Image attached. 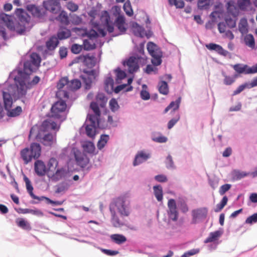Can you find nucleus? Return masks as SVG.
Listing matches in <instances>:
<instances>
[{
	"label": "nucleus",
	"instance_id": "nucleus-1",
	"mask_svg": "<svg viewBox=\"0 0 257 257\" xmlns=\"http://www.w3.org/2000/svg\"><path fill=\"white\" fill-rule=\"evenodd\" d=\"M15 17L0 13V22L5 24L12 31H15L19 35H24L30 31L33 26L31 16L23 9L17 8L15 11Z\"/></svg>",
	"mask_w": 257,
	"mask_h": 257
},
{
	"label": "nucleus",
	"instance_id": "nucleus-2",
	"mask_svg": "<svg viewBox=\"0 0 257 257\" xmlns=\"http://www.w3.org/2000/svg\"><path fill=\"white\" fill-rule=\"evenodd\" d=\"M111 223L114 227H120L124 223L120 219L128 217L131 213L130 201L126 194L114 198L109 204Z\"/></svg>",
	"mask_w": 257,
	"mask_h": 257
},
{
	"label": "nucleus",
	"instance_id": "nucleus-3",
	"mask_svg": "<svg viewBox=\"0 0 257 257\" xmlns=\"http://www.w3.org/2000/svg\"><path fill=\"white\" fill-rule=\"evenodd\" d=\"M30 75L22 71H13L9 75V81L13 80L15 85L12 88L13 89V94L17 98H25L28 90L31 89L37 84L40 78L35 76L32 80L30 81Z\"/></svg>",
	"mask_w": 257,
	"mask_h": 257
},
{
	"label": "nucleus",
	"instance_id": "nucleus-4",
	"mask_svg": "<svg viewBox=\"0 0 257 257\" xmlns=\"http://www.w3.org/2000/svg\"><path fill=\"white\" fill-rule=\"evenodd\" d=\"M100 21L101 25L106 29L107 32L109 33H111L114 31V25L125 24V18L123 16L119 15L113 22L111 20L108 12L104 11L102 13Z\"/></svg>",
	"mask_w": 257,
	"mask_h": 257
},
{
	"label": "nucleus",
	"instance_id": "nucleus-5",
	"mask_svg": "<svg viewBox=\"0 0 257 257\" xmlns=\"http://www.w3.org/2000/svg\"><path fill=\"white\" fill-rule=\"evenodd\" d=\"M67 105L65 101L60 100L54 103L51 108V116L63 121L66 118L65 110Z\"/></svg>",
	"mask_w": 257,
	"mask_h": 257
},
{
	"label": "nucleus",
	"instance_id": "nucleus-6",
	"mask_svg": "<svg viewBox=\"0 0 257 257\" xmlns=\"http://www.w3.org/2000/svg\"><path fill=\"white\" fill-rule=\"evenodd\" d=\"M147 60L144 57H139L138 55L131 56L127 60L124 61L122 64L124 66L128 67L130 73H133L138 71L139 68V64L144 65L146 63Z\"/></svg>",
	"mask_w": 257,
	"mask_h": 257
},
{
	"label": "nucleus",
	"instance_id": "nucleus-7",
	"mask_svg": "<svg viewBox=\"0 0 257 257\" xmlns=\"http://www.w3.org/2000/svg\"><path fill=\"white\" fill-rule=\"evenodd\" d=\"M15 85V83L14 82L13 84H10L8 85V88L6 90L3 91V97L4 100V107L6 110H8L11 108L13 104V97L15 100H18L22 99V101L25 103V100L24 99V98H17L13 94V87Z\"/></svg>",
	"mask_w": 257,
	"mask_h": 257
},
{
	"label": "nucleus",
	"instance_id": "nucleus-8",
	"mask_svg": "<svg viewBox=\"0 0 257 257\" xmlns=\"http://www.w3.org/2000/svg\"><path fill=\"white\" fill-rule=\"evenodd\" d=\"M27 10L31 13L33 17L37 18L40 22H44L46 20L47 12L43 8L37 6L34 4L27 5Z\"/></svg>",
	"mask_w": 257,
	"mask_h": 257
},
{
	"label": "nucleus",
	"instance_id": "nucleus-9",
	"mask_svg": "<svg viewBox=\"0 0 257 257\" xmlns=\"http://www.w3.org/2000/svg\"><path fill=\"white\" fill-rule=\"evenodd\" d=\"M43 7L45 10L52 14L56 15L60 12L61 6L60 0H46L43 2Z\"/></svg>",
	"mask_w": 257,
	"mask_h": 257
},
{
	"label": "nucleus",
	"instance_id": "nucleus-10",
	"mask_svg": "<svg viewBox=\"0 0 257 257\" xmlns=\"http://www.w3.org/2000/svg\"><path fill=\"white\" fill-rule=\"evenodd\" d=\"M208 209L206 207H202L194 209L192 211V220L191 224H197L202 222L207 217Z\"/></svg>",
	"mask_w": 257,
	"mask_h": 257
},
{
	"label": "nucleus",
	"instance_id": "nucleus-11",
	"mask_svg": "<svg viewBox=\"0 0 257 257\" xmlns=\"http://www.w3.org/2000/svg\"><path fill=\"white\" fill-rule=\"evenodd\" d=\"M168 215L169 219L176 221L178 218L179 213L177 209L176 202L175 199H170L168 202Z\"/></svg>",
	"mask_w": 257,
	"mask_h": 257
},
{
	"label": "nucleus",
	"instance_id": "nucleus-12",
	"mask_svg": "<svg viewBox=\"0 0 257 257\" xmlns=\"http://www.w3.org/2000/svg\"><path fill=\"white\" fill-rule=\"evenodd\" d=\"M95 118L92 116H90V118H87V124L85 126V133L86 135L91 138H93L96 135V129L97 126L96 125Z\"/></svg>",
	"mask_w": 257,
	"mask_h": 257
},
{
	"label": "nucleus",
	"instance_id": "nucleus-13",
	"mask_svg": "<svg viewBox=\"0 0 257 257\" xmlns=\"http://www.w3.org/2000/svg\"><path fill=\"white\" fill-rule=\"evenodd\" d=\"M151 153L144 150L138 151L136 154L133 165L137 166L147 161L151 158Z\"/></svg>",
	"mask_w": 257,
	"mask_h": 257
},
{
	"label": "nucleus",
	"instance_id": "nucleus-14",
	"mask_svg": "<svg viewBox=\"0 0 257 257\" xmlns=\"http://www.w3.org/2000/svg\"><path fill=\"white\" fill-rule=\"evenodd\" d=\"M34 170L36 174L40 177L44 176L48 172V170L45 163L41 160H37L35 162Z\"/></svg>",
	"mask_w": 257,
	"mask_h": 257
},
{
	"label": "nucleus",
	"instance_id": "nucleus-15",
	"mask_svg": "<svg viewBox=\"0 0 257 257\" xmlns=\"http://www.w3.org/2000/svg\"><path fill=\"white\" fill-rule=\"evenodd\" d=\"M77 164L81 168H85L89 162V159L86 155L78 152L74 154Z\"/></svg>",
	"mask_w": 257,
	"mask_h": 257
},
{
	"label": "nucleus",
	"instance_id": "nucleus-16",
	"mask_svg": "<svg viewBox=\"0 0 257 257\" xmlns=\"http://www.w3.org/2000/svg\"><path fill=\"white\" fill-rule=\"evenodd\" d=\"M57 14L58 15L56 17L50 16L49 20L53 22L56 21L63 24L67 25L69 24V18L67 13L65 11L61 10L60 12Z\"/></svg>",
	"mask_w": 257,
	"mask_h": 257
},
{
	"label": "nucleus",
	"instance_id": "nucleus-17",
	"mask_svg": "<svg viewBox=\"0 0 257 257\" xmlns=\"http://www.w3.org/2000/svg\"><path fill=\"white\" fill-rule=\"evenodd\" d=\"M206 47L210 50L215 51L219 55L223 56H227L229 54V53L224 50L222 46L216 44L209 43L206 45Z\"/></svg>",
	"mask_w": 257,
	"mask_h": 257
},
{
	"label": "nucleus",
	"instance_id": "nucleus-18",
	"mask_svg": "<svg viewBox=\"0 0 257 257\" xmlns=\"http://www.w3.org/2000/svg\"><path fill=\"white\" fill-rule=\"evenodd\" d=\"M93 57L89 56L88 55H80L75 58L72 61V63H78L79 62H83L85 65L87 66H93L92 64H89V62H91L93 60Z\"/></svg>",
	"mask_w": 257,
	"mask_h": 257
},
{
	"label": "nucleus",
	"instance_id": "nucleus-19",
	"mask_svg": "<svg viewBox=\"0 0 257 257\" xmlns=\"http://www.w3.org/2000/svg\"><path fill=\"white\" fill-rule=\"evenodd\" d=\"M30 153L32 159H38L41 154V146L38 143H32L30 146Z\"/></svg>",
	"mask_w": 257,
	"mask_h": 257
},
{
	"label": "nucleus",
	"instance_id": "nucleus-20",
	"mask_svg": "<svg viewBox=\"0 0 257 257\" xmlns=\"http://www.w3.org/2000/svg\"><path fill=\"white\" fill-rule=\"evenodd\" d=\"M42 143L46 146L51 147L56 140V134L47 133L42 138Z\"/></svg>",
	"mask_w": 257,
	"mask_h": 257
},
{
	"label": "nucleus",
	"instance_id": "nucleus-21",
	"mask_svg": "<svg viewBox=\"0 0 257 257\" xmlns=\"http://www.w3.org/2000/svg\"><path fill=\"white\" fill-rule=\"evenodd\" d=\"M59 43V41L57 37L53 35L46 42V45L48 50L53 51L58 46Z\"/></svg>",
	"mask_w": 257,
	"mask_h": 257
},
{
	"label": "nucleus",
	"instance_id": "nucleus-22",
	"mask_svg": "<svg viewBox=\"0 0 257 257\" xmlns=\"http://www.w3.org/2000/svg\"><path fill=\"white\" fill-rule=\"evenodd\" d=\"M132 29L134 35L140 38H143L146 35L145 29L137 23H133Z\"/></svg>",
	"mask_w": 257,
	"mask_h": 257
},
{
	"label": "nucleus",
	"instance_id": "nucleus-23",
	"mask_svg": "<svg viewBox=\"0 0 257 257\" xmlns=\"http://www.w3.org/2000/svg\"><path fill=\"white\" fill-rule=\"evenodd\" d=\"M90 107L93 110L94 114H88L87 118H90V116H92L95 118L96 120H97V117H100L101 113L98 103L94 101L91 102Z\"/></svg>",
	"mask_w": 257,
	"mask_h": 257
},
{
	"label": "nucleus",
	"instance_id": "nucleus-24",
	"mask_svg": "<svg viewBox=\"0 0 257 257\" xmlns=\"http://www.w3.org/2000/svg\"><path fill=\"white\" fill-rule=\"evenodd\" d=\"M67 173L68 171L65 168L63 167L59 168L56 170L55 173L53 174L52 178L54 180L58 181L62 178H65Z\"/></svg>",
	"mask_w": 257,
	"mask_h": 257
},
{
	"label": "nucleus",
	"instance_id": "nucleus-25",
	"mask_svg": "<svg viewBox=\"0 0 257 257\" xmlns=\"http://www.w3.org/2000/svg\"><path fill=\"white\" fill-rule=\"evenodd\" d=\"M71 35V32L69 29L66 28H62L59 30L56 37L58 40H62L69 38Z\"/></svg>",
	"mask_w": 257,
	"mask_h": 257
},
{
	"label": "nucleus",
	"instance_id": "nucleus-26",
	"mask_svg": "<svg viewBox=\"0 0 257 257\" xmlns=\"http://www.w3.org/2000/svg\"><path fill=\"white\" fill-rule=\"evenodd\" d=\"M56 127L57 123L51 119L44 120L41 125V129H43L44 131L49 130H55Z\"/></svg>",
	"mask_w": 257,
	"mask_h": 257
},
{
	"label": "nucleus",
	"instance_id": "nucleus-27",
	"mask_svg": "<svg viewBox=\"0 0 257 257\" xmlns=\"http://www.w3.org/2000/svg\"><path fill=\"white\" fill-rule=\"evenodd\" d=\"M226 9L228 14L233 16L234 17L238 15V9L234 5V3L233 1H230L227 3Z\"/></svg>",
	"mask_w": 257,
	"mask_h": 257
},
{
	"label": "nucleus",
	"instance_id": "nucleus-28",
	"mask_svg": "<svg viewBox=\"0 0 257 257\" xmlns=\"http://www.w3.org/2000/svg\"><path fill=\"white\" fill-rule=\"evenodd\" d=\"M222 232L219 230H216L211 232L209 233V236L204 240L205 243L214 242L218 239V238L222 235Z\"/></svg>",
	"mask_w": 257,
	"mask_h": 257
},
{
	"label": "nucleus",
	"instance_id": "nucleus-29",
	"mask_svg": "<svg viewBox=\"0 0 257 257\" xmlns=\"http://www.w3.org/2000/svg\"><path fill=\"white\" fill-rule=\"evenodd\" d=\"M82 147L85 152L92 155L96 154V153L95 152V147L92 142H86L82 145Z\"/></svg>",
	"mask_w": 257,
	"mask_h": 257
},
{
	"label": "nucleus",
	"instance_id": "nucleus-30",
	"mask_svg": "<svg viewBox=\"0 0 257 257\" xmlns=\"http://www.w3.org/2000/svg\"><path fill=\"white\" fill-rule=\"evenodd\" d=\"M151 139L153 142L159 143H164L168 141L166 137L162 136L160 133L156 132L152 133Z\"/></svg>",
	"mask_w": 257,
	"mask_h": 257
},
{
	"label": "nucleus",
	"instance_id": "nucleus-31",
	"mask_svg": "<svg viewBox=\"0 0 257 257\" xmlns=\"http://www.w3.org/2000/svg\"><path fill=\"white\" fill-rule=\"evenodd\" d=\"M111 241L117 244H121L126 241L125 236L121 234H113L110 236Z\"/></svg>",
	"mask_w": 257,
	"mask_h": 257
},
{
	"label": "nucleus",
	"instance_id": "nucleus-32",
	"mask_svg": "<svg viewBox=\"0 0 257 257\" xmlns=\"http://www.w3.org/2000/svg\"><path fill=\"white\" fill-rule=\"evenodd\" d=\"M243 41L246 46L252 49L255 48V40L252 34H246L244 37Z\"/></svg>",
	"mask_w": 257,
	"mask_h": 257
},
{
	"label": "nucleus",
	"instance_id": "nucleus-33",
	"mask_svg": "<svg viewBox=\"0 0 257 257\" xmlns=\"http://www.w3.org/2000/svg\"><path fill=\"white\" fill-rule=\"evenodd\" d=\"M24 180L26 183V188L29 195L32 198H38L37 196L35 195L33 192V187L29 179L25 175L24 176Z\"/></svg>",
	"mask_w": 257,
	"mask_h": 257
},
{
	"label": "nucleus",
	"instance_id": "nucleus-34",
	"mask_svg": "<svg viewBox=\"0 0 257 257\" xmlns=\"http://www.w3.org/2000/svg\"><path fill=\"white\" fill-rule=\"evenodd\" d=\"M32 65V63L29 60L26 61L24 63V68L23 70L16 69L14 70L13 71H22L23 73H27L29 74V75H31L33 72Z\"/></svg>",
	"mask_w": 257,
	"mask_h": 257
},
{
	"label": "nucleus",
	"instance_id": "nucleus-35",
	"mask_svg": "<svg viewBox=\"0 0 257 257\" xmlns=\"http://www.w3.org/2000/svg\"><path fill=\"white\" fill-rule=\"evenodd\" d=\"M21 156L26 164H28L32 160L30 153V150L28 148H26L21 151Z\"/></svg>",
	"mask_w": 257,
	"mask_h": 257
},
{
	"label": "nucleus",
	"instance_id": "nucleus-36",
	"mask_svg": "<svg viewBox=\"0 0 257 257\" xmlns=\"http://www.w3.org/2000/svg\"><path fill=\"white\" fill-rule=\"evenodd\" d=\"M114 72L116 74L115 81L117 83H120V81L127 76L125 72L121 70L119 67L115 69Z\"/></svg>",
	"mask_w": 257,
	"mask_h": 257
},
{
	"label": "nucleus",
	"instance_id": "nucleus-37",
	"mask_svg": "<svg viewBox=\"0 0 257 257\" xmlns=\"http://www.w3.org/2000/svg\"><path fill=\"white\" fill-rule=\"evenodd\" d=\"M154 195L158 201L163 200V189L161 185H156L153 187Z\"/></svg>",
	"mask_w": 257,
	"mask_h": 257
},
{
	"label": "nucleus",
	"instance_id": "nucleus-38",
	"mask_svg": "<svg viewBox=\"0 0 257 257\" xmlns=\"http://www.w3.org/2000/svg\"><path fill=\"white\" fill-rule=\"evenodd\" d=\"M159 91L160 93L167 95L169 93V87L166 81H161L158 83Z\"/></svg>",
	"mask_w": 257,
	"mask_h": 257
},
{
	"label": "nucleus",
	"instance_id": "nucleus-39",
	"mask_svg": "<svg viewBox=\"0 0 257 257\" xmlns=\"http://www.w3.org/2000/svg\"><path fill=\"white\" fill-rule=\"evenodd\" d=\"M7 110V115L11 117H16L20 115L22 112V107L20 106H17L14 109H9Z\"/></svg>",
	"mask_w": 257,
	"mask_h": 257
},
{
	"label": "nucleus",
	"instance_id": "nucleus-40",
	"mask_svg": "<svg viewBox=\"0 0 257 257\" xmlns=\"http://www.w3.org/2000/svg\"><path fill=\"white\" fill-rule=\"evenodd\" d=\"M109 136L108 135H101L99 140L97 146L99 150H101L102 149L109 140Z\"/></svg>",
	"mask_w": 257,
	"mask_h": 257
},
{
	"label": "nucleus",
	"instance_id": "nucleus-41",
	"mask_svg": "<svg viewBox=\"0 0 257 257\" xmlns=\"http://www.w3.org/2000/svg\"><path fill=\"white\" fill-rule=\"evenodd\" d=\"M213 0H198V8L199 9L207 10L212 4Z\"/></svg>",
	"mask_w": 257,
	"mask_h": 257
},
{
	"label": "nucleus",
	"instance_id": "nucleus-42",
	"mask_svg": "<svg viewBox=\"0 0 257 257\" xmlns=\"http://www.w3.org/2000/svg\"><path fill=\"white\" fill-rule=\"evenodd\" d=\"M16 223L18 226L23 229L29 230L31 229L30 223L23 218H19L17 219Z\"/></svg>",
	"mask_w": 257,
	"mask_h": 257
},
{
	"label": "nucleus",
	"instance_id": "nucleus-43",
	"mask_svg": "<svg viewBox=\"0 0 257 257\" xmlns=\"http://www.w3.org/2000/svg\"><path fill=\"white\" fill-rule=\"evenodd\" d=\"M147 50L151 55L160 53L158 46L152 42L148 43Z\"/></svg>",
	"mask_w": 257,
	"mask_h": 257
},
{
	"label": "nucleus",
	"instance_id": "nucleus-44",
	"mask_svg": "<svg viewBox=\"0 0 257 257\" xmlns=\"http://www.w3.org/2000/svg\"><path fill=\"white\" fill-rule=\"evenodd\" d=\"M238 30L242 34L248 32L247 23L245 19H242L240 20L238 24Z\"/></svg>",
	"mask_w": 257,
	"mask_h": 257
},
{
	"label": "nucleus",
	"instance_id": "nucleus-45",
	"mask_svg": "<svg viewBox=\"0 0 257 257\" xmlns=\"http://www.w3.org/2000/svg\"><path fill=\"white\" fill-rule=\"evenodd\" d=\"M247 65L243 64H236L233 66L234 70L238 74H245Z\"/></svg>",
	"mask_w": 257,
	"mask_h": 257
},
{
	"label": "nucleus",
	"instance_id": "nucleus-46",
	"mask_svg": "<svg viewBox=\"0 0 257 257\" xmlns=\"http://www.w3.org/2000/svg\"><path fill=\"white\" fill-rule=\"evenodd\" d=\"M165 164L166 167L168 169L174 170L176 169V166L174 164L173 158L170 155H168L166 157L165 161Z\"/></svg>",
	"mask_w": 257,
	"mask_h": 257
},
{
	"label": "nucleus",
	"instance_id": "nucleus-47",
	"mask_svg": "<svg viewBox=\"0 0 257 257\" xmlns=\"http://www.w3.org/2000/svg\"><path fill=\"white\" fill-rule=\"evenodd\" d=\"M29 61L32 63L33 65L38 66L41 62V58L37 53H32L30 55Z\"/></svg>",
	"mask_w": 257,
	"mask_h": 257
},
{
	"label": "nucleus",
	"instance_id": "nucleus-48",
	"mask_svg": "<svg viewBox=\"0 0 257 257\" xmlns=\"http://www.w3.org/2000/svg\"><path fill=\"white\" fill-rule=\"evenodd\" d=\"M58 166V162L57 160L54 158H51L49 159L48 164H47V170L48 172L53 171V169L55 170V169Z\"/></svg>",
	"mask_w": 257,
	"mask_h": 257
},
{
	"label": "nucleus",
	"instance_id": "nucleus-49",
	"mask_svg": "<svg viewBox=\"0 0 257 257\" xmlns=\"http://www.w3.org/2000/svg\"><path fill=\"white\" fill-rule=\"evenodd\" d=\"M81 83L78 79H73L70 82H69V88L72 90H76L80 88Z\"/></svg>",
	"mask_w": 257,
	"mask_h": 257
},
{
	"label": "nucleus",
	"instance_id": "nucleus-50",
	"mask_svg": "<svg viewBox=\"0 0 257 257\" xmlns=\"http://www.w3.org/2000/svg\"><path fill=\"white\" fill-rule=\"evenodd\" d=\"M80 77L85 84V88L89 89L91 88L92 80H94L93 78L85 76V75H81Z\"/></svg>",
	"mask_w": 257,
	"mask_h": 257
},
{
	"label": "nucleus",
	"instance_id": "nucleus-51",
	"mask_svg": "<svg viewBox=\"0 0 257 257\" xmlns=\"http://www.w3.org/2000/svg\"><path fill=\"white\" fill-rule=\"evenodd\" d=\"M228 201V198L226 196H224L220 202L217 204L216 206V208L214 209V211L215 212H220L224 207L226 205Z\"/></svg>",
	"mask_w": 257,
	"mask_h": 257
},
{
	"label": "nucleus",
	"instance_id": "nucleus-52",
	"mask_svg": "<svg viewBox=\"0 0 257 257\" xmlns=\"http://www.w3.org/2000/svg\"><path fill=\"white\" fill-rule=\"evenodd\" d=\"M151 56L153 57V59H152V63L153 65L157 66L161 64L162 61L161 59L162 55L160 53L155 54Z\"/></svg>",
	"mask_w": 257,
	"mask_h": 257
},
{
	"label": "nucleus",
	"instance_id": "nucleus-53",
	"mask_svg": "<svg viewBox=\"0 0 257 257\" xmlns=\"http://www.w3.org/2000/svg\"><path fill=\"white\" fill-rule=\"evenodd\" d=\"M96 98L97 102L99 103V105L102 107H104L107 101L105 95L102 93H99L97 95Z\"/></svg>",
	"mask_w": 257,
	"mask_h": 257
},
{
	"label": "nucleus",
	"instance_id": "nucleus-54",
	"mask_svg": "<svg viewBox=\"0 0 257 257\" xmlns=\"http://www.w3.org/2000/svg\"><path fill=\"white\" fill-rule=\"evenodd\" d=\"M83 49L85 50L90 51L94 50L96 48V45L95 43H91L88 40H83Z\"/></svg>",
	"mask_w": 257,
	"mask_h": 257
},
{
	"label": "nucleus",
	"instance_id": "nucleus-55",
	"mask_svg": "<svg viewBox=\"0 0 257 257\" xmlns=\"http://www.w3.org/2000/svg\"><path fill=\"white\" fill-rule=\"evenodd\" d=\"M84 36L88 37L90 40H93L98 37V33L93 29L85 32Z\"/></svg>",
	"mask_w": 257,
	"mask_h": 257
},
{
	"label": "nucleus",
	"instance_id": "nucleus-56",
	"mask_svg": "<svg viewBox=\"0 0 257 257\" xmlns=\"http://www.w3.org/2000/svg\"><path fill=\"white\" fill-rule=\"evenodd\" d=\"M95 124L97 128L100 129H106L108 128L107 122L105 120L100 118V117H97Z\"/></svg>",
	"mask_w": 257,
	"mask_h": 257
},
{
	"label": "nucleus",
	"instance_id": "nucleus-57",
	"mask_svg": "<svg viewBox=\"0 0 257 257\" xmlns=\"http://www.w3.org/2000/svg\"><path fill=\"white\" fill-rule=\"evenodd\" d=\"M109 104L110 109L113 112H115L119 108L118 102L115 98L111 99L109 101Z\"/></svg>",
	"mask_w": 257,
	"mask_h": 257
},
{
	"label": "nucleus",
	"instance_id": "nucleus-58",
	"mask_svg": "<svg viewBox=\"0 0 257 257\" xmlns=\"http://www.w3.org/2000/svg\"><path fill=\"white\" fill-rule=\"evenodd\" d=\"M180 118V116L179 114H177L176 116L170 119L167 124V127L169 130L171 129L177 123V122L179 120Z\"/></svg>",
	"mask_w": 257,
	"mask_h": 257
},
{
	"label": "nucleus",
	"instance_id": "nucleus-59",
	"mask_svg": "<svg viewBox=\"0 0 257 257\" xmlns=\"http://www.w3.org/2000/svg\"><path fill=\"white\" fill-rule=\"evenodd\" d=\"M249 173H246L242 171H239L238 170H235L234 171L233 178L236 180H240L241 179L248 176Z\"/></svg>",
	"mask_w": 257,
	"mask_h": 257
},
{
	"label": "nucleus",
	"instance_id": "nucleus-60",
	"mask_svg": "<svg viewBox=\"0 0 257 257\" xmlns=\"http://www.w3.org/2000/svg\"><path fill=\"white\" fill-rule=\"evenodd\" d=\"M69 186L68 184L65 182H63L57 186L56 193H60L61 192L66 191L68 189Z\"/></svg>",
	"mask_w": 257,
	"mask_h": 257
},
{
	"label": "nucleus",
	"instance_id": "nucleus-61",
	"mask_svg": "<svg viewBox=\"0 0 257 257\" xmlns=\"http://www.w3.org/2000/svg\"><path fill=\"white\" fill-rule=\"evenodd\" d=\"M245 88L250 89L248 82L239 85L233 92L232 95H236L242 92Z\"/></svg>",
	"mask_w": 257,
	"mask_h": 257
},
{
	"label": "nucleus",
	"instance_id": "nucleus-62",
	"mask_svg": "<svg viewBox=\"0 0 257 257\" xmlns=\"http://www.w3.org/2000/svg\"><path fill=\"white\" fill-rule=\"evenodd\" d=\"M123 8L127 16H131L133 15V12L131 7V3L129 1H127L124 4Z\"/></svg>",
	"mask_w": 257,
	"mask_h": 257
},
{
	"label": "nucleus",
	"instance_id": "nucleus-63",
	"mask_svg": "<svg viewBox=\"0 0 257 257\" xmlns=\"http://www.w3.org/2000/svg\"><path fill=\"white\" fill-rule=\"evenodd\" d=\"M222 75L224 77L223 82L225 85H231L235 81V79L234 78L227 76L224 71L222 72Z\"/></svg>",
	"mask_w": 257,
	"mask_h": 257
},
{
	"label": "nucleus",
	"instance_id": "nucleus-64",
	"mask_svg": "<svg viewBox=\"0 0 257 257\" xmlns=\"http://www.w3.org/2000/svg\"><path fill=\"white\" fill-rule=\"evenodd\" d=\"M181 102V97H178L175 101H172L169 106L173 109L172 111H175V110L179 109L180 104Z\"/></svg>",
	"mask_w": 257,
	"mask_h": 257
}]
</instances>
